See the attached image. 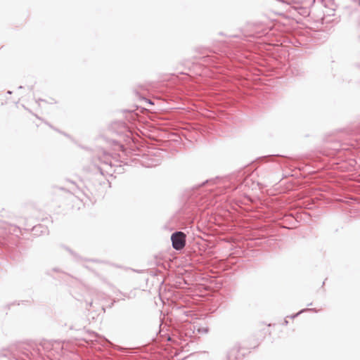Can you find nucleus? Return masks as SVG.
<instances>
[{
	"instance_id": "f257e3e1",
	"label": "nucleus",
	"mask_w": 360,
	"mask_h": 360,
	"mask_svg": "<svg viewBox=\"0 0 360 360\" xmlns=\"http://www.w3.org/2000/svg\"><path fill=\"white\" fill-rule=\"evenodd\" d=\"M173 248L176 250L183 249L186 245V234L179 231L173 233L171 237Z\"/></svg>"
},
{
	"instance_id": "f03ea898",
	"label": "nucleus",
	"mask_w": 360,
	"mask_h": 360,
	"mask_svg": "<svg viewBox=\"0 0 360 360\" xmlns=\"http://www.w3.org/2000/svg\"><path fill=\"white\" fill-rule=\"evenodd\" d=\"M300 10H302V11H304V13H307V12H306V11H304V9L303 8H300Z\"/></svg>"
}]
</instances>
